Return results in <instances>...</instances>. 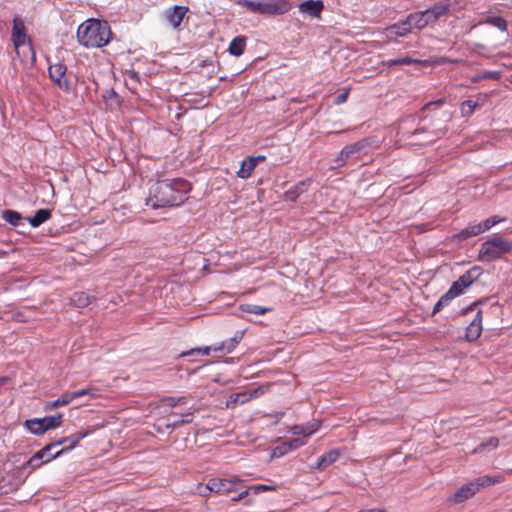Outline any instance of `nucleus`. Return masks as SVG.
I'll return each mask as SVG.
<instances>
[{"instance_id": "40", "label": "nucleus", "mask_w": 512, "mask_h": 512, "mask_svg": "<svg viewBox=\"0 0 512 512\" xmlns=\"http://www.w3.org/2000/svg\"><path fill=\"white\" fill-rule=\"evenodd\" d=\"M275 490H276V486H272V485L258 484V485L250 486V491H252L253 495H258L262 492L275 491Z\"/></svg>"}, {"instance_id": "47", "label": "nucleus", "mask_w": 512, "mask_h": 512, "mask_svg": "<svg viewBox=\"0 0 512 512\" xmlns=\"http://www.w3.org/2000/svg\"><path fill=\"white\" fill-rule=\"evenodd\" d=\"M445 102V99L444 98H441V99H438L436 101H431V102H428L427 104H425V106L423 107V110H428L430 109L431 107L435 106L436 108H439L441 107Z\"/></svg>"}, {"instance_id": "56", "label": "nucleus", "mask_w": 512, "mask_h": 512, "mask_svg": "<svg viewBox=\"0 0 512 512\" xmlns=\"http://www.w3.org/2000/svg\"><path fill=\"white\" fill-rule=\"evenodd\" d=\"M425 130L424 129H417L414 131V134H417V133H422L424 132Z\"/></svg>"}, {"instance_id": "20", "label": "nucleus", "mask_w": 512, "mask_h": 512, "mask_svg": "<svg viewBox=\"0 0 512 512\" xmlns=\"http://www.w3.org/2000/svg\"><path fill=\"white\" fill-rule=\"evenodd\" d=\"M340 456V451L338 449H332L325 454H323L317 461L315 465V469L322 471L326 469L328 466L337 461Z\"/></svg>"}, {"instance_id": "18", "label": "nucleus", "mask_w": 512, "mask_h": 512, "mask_svg": "<svg viewBox=\"0 0 512 512\" xmlns=\"http://www.w3.org/2000/svg\"><path fill=\"white\" fill-rule=\"evenodd\" d=\"M243 336L242 332H237L234 337L223 341L220 344L213 345V351L214 352H220V353H231L235 347L239 344Z\"/></svg>"}, {"instance_id": "43", "label": "nucleus", "mask_w": 512, "mask_h": 512, "mask_svg": "<svg viewBox=\"0 0 512 512\" xmlns=\"http://www.w3.org/2000/svg\"><path fill=\"white\" fill-rule=\"evenodd\" d=\"M165 404L170 407H175L177 405H183L186 404V398L185 397H178V398H167L164 400Z\"/></svg>"}, {"instance_id": "34", "label": "nucleus", "mask_w": 512, "mask_h": 512, "mask_svg": "<svg viewBox=\"0 0 512 512\" xmlns=\"http://www.w3.org/2000/svg\"><path fill=\"white\" fill-rule=\"evenodd\" d=\"M71 402H72L71 393L70 392H65L58 399H56V400H54L52 402H49L46 405V409H53V408H57V407H60V406H65V405H68Z\"/></svg>"}, {"instance_id": "53", "label": "nucleus", "mask_w": 512, "mask_h": 512, "mask_svg": "<svg viewBox=\"0 0 512 512\" xmlns=\"http://www.w3.org/2000/svg\"><path fill=\"white\" fill-rule=\"evenodd\" d=\"M489 219L491 220V223L495 226L496 224L500 223V222H503L505 221V218H502L498 215H494L492 217H489Z\"/></svg>"}, {"instance_id": "23", "label": "nucleus", "mask_w": 512, "mask_h": 512, "mask_svg": "<svg viewBox=\"0 0 512 512\" xmlns=\"http://www.w3.org/2000/svg\"><path fill=\"white\" fill-rule=\"evenodd\" d=\"M245 46L246 38L244 36H237L230 42L228 51L233 56H240L243 54Z\"/></svg>"}, {"instance_id": "9", "label": "nucleus", "mask_w": 512, "mask_h": 512, "mask_svg": "<svg viewBox=\"0 0 512 512\" xmlns=\"http://www.w3.org/2000/svg\"><path fill=\"white\" fill-rule=\"evenodd\" d=\"M56 442H52L42 449L37 451L27 462V465L32 469L39 468L43 463H47L52 459H55L64 453V449H60L51 453L52 449L55 448Z\"/></svg>"}, {"instance_id": "8", "label": "nucleus", "mask_w": 512, "mask_h": 512, "mask_svg": "<svg viewBox=\"0 0 512 512\" xmlns=\"http://www.w3.org/2000/svg\"><path fill=\"white\" fill-rule=\"evenodd\" d=\"M243 480L240 478H233V479H220V478H213L208 481L206 484L204 490L201 491V493L204 496H207L208 493L215 492V493H223L227 494L231 491L236 490L238 487L242 486Z\"/></svg>"}, {"instance_id": "41", "label": "nucleus", "mask_w": 512, "mask_h": 512, "mask_svg": "<svg viewBox=\"0 0 512 512\" xmlns=\"http://www.w3.org/2000/svg\"><path fill=\"white\" fill-rule=\"evenodd\" d=\"M70 393H71L72 401L74 399H77V398H80V397H83L86 395L92 396V397H94L96 395L94 389H80V390H76V391H73Z\"/></svg>"}, {"instance_id": "7", "label": "nucleus", "mask_w": 512, "mask_h": 512, "mask_svg": "<svg viewBox=\"0 0 512 512\" xmlns=\"http://www.w3.org/2000/svg\"><path fill=\"white\" fill-rule=\"evenodd\" d=\"M512 250V241L502 237H492L484 241L479 249L478 260L481 262H493L502 258Z\"/></svg>"}, {"instance_id": "22", "label": "nucleus", "mask_w": 512, "mask_h": 512, "mask_svg": "<svg viewBox=\"0 0 512 512\" xmlns=\"http://www.w3.org/2000/svg\"><path fill=\"white\" fill-rule=\"evenodd\" d=\"M88 434V432H77V433H74L68 437H65V438H62L58 441H55L56 442V445L59 446V445H63V444H68L64 449V452L65 451H70L72 450L74 447H76V445L80 442V440H82L84 437H86Z\"/></svg>"}, {"instance_id": "14", "label": "nucleus", "mask_w": 512, "mask_h": 512, "mask_svg": "<svg viewBox=\"0 0 512 512\" xmlns=\"http://www.w3.org/2000/svg\"><path fill=\"white\" fill-rule=\"evenodd\" d=\"M264 390L262 387L255 388L251 390L250 392H240L236 394H232L229 397V400L227 402V406H236L237 404H244L248 402L249 400L258 397L259 395L263 394Z\"/></svg>"}, {"instance_id": "27", "label": "nucleus", "mask_w": 512, "mask_h": 512, "mask_svg": "<svg viewBox=\"0 0 512 512\" xmlns=\"http://www.w3.org/2000/svg\"><path fill=\"white\" fill-rule=\"evenodd\" d=\"M479 24H489L498 28L501 31L507 30V22L504 18L500 16H488L482 21H480Z\"/></svg>"}, {"instance_id": "50", "label": "nucleus", "mask_w": 512, "mask_h": 512, "mask_svg": "<svg viewBox=\"0 0 512 512\" xmlns=\"http://www.w3.org/2000/svg\"><path fill=\"white\" fill-rule=\"evenodd\" d=\"M479 225L481 227V230H482V233H484L485 231L491 229L494 225L491 223V220L489 218H487L485 221L483 222H479Z\"/></svg>"}, {"instance_id": "6", "label": "nucleus", "mask_w": 512, "mask_h": 512, "mask_svg": "<svg viewBox=\"0 0 512 512\" xmlns=\"http://www.w3.org/2000/svg\"><path fill=\"white\" fill-rule=\"evenodd\" d=\"M502 481V476H480L459 487L457 491L448 498V502L454 504L463 503L472 498L481 487H487Z\"/></svg>"}, {"instance_id": "21", "label": "nucleus", "mask_w": 512, "mask_h": 512, "mask_svg": "<svg viewBox=\"0 0 512 512\" xmlns=\"http://www.w3.org/2000/svg\"><path fill=\"white\" fill-rule=\"evenodd\" d=\"M187 11L188 8L185 6H175L173 10L167 11L166 18L174 28H177L180 26Z\"/></svg>"}, {"instance_id": "19", "label": "nucleus", "mask_w": 512, "mask_h": 512, "mask_svg": "<svg viewBox=\"0 0 512 512\" xmlns=\"http://www.w3.org/2000/svg\"><path fill=\"white\" fill-rule=\"evenodd\" d=\"M482 234L481 227L478 222H470L465 228L460 230L453 237L458 241H465L471 237Z\"/></svg>"}, {"instance_id": "31", "label": "nucleus", "mask_w": 512, "mask_h": 512, "mask_svg": "<svg viewBox=\"0 0 512 512\" xmlns=\"http://www.w3.org/2000/svg\"><path fill=\"white\" fill-rule=\"evenodd\" d=\"M71 303L76 307H86L90 303V297L85 292L74 293L71 297Z\"/></svg>"}, {"instance_id": "39", "label": "nucleus", "mask_w": 512, "mask_h": 512, "mask_svg": "<svg viewBox=\"0 0 512 512\" xmlns=\"http://www.w3.org/2000/svg\"><path fill=\"white\" fill-rule=\"evenodd\" d=\"M416 62H417V60L406 56V57H402V58H398V59H390L385 62V65H387L388 67H391L394 65H410V64L416 63Z\"/></svg>"}, {"instance_id": "5", "label": "nucleus", "mask_w": 512, "mask_h": 512, "mask_svg": "<svg viewBox=\"0 0 512 512\" xmlns=\"http://www.w3.org/2000/svg\"><path fill=\"white\" fill-rule=\"evenodd\" d=\"M12 42L16 51V55L21 62H26L28 58L33 64L36 60L35 51L31 44V40L27 35L26 27L20 17L13 19Z\"/></svg>"}, {"instance_id": "30", "label": "nucleus", "mask_w": 512, "mask_h": 512, "mask_svg": "<svg viewBox=\"0 0 512 512\" xmlns=\"http://www.w3.org/2000/svg\"><path fill=\"white\" fill-rule=\"evenodd\" d=\"M45 431L59 427L62 424V415H51L42 418Z\"/></svg>"}, {"instance_id": "4", "label": "nucleus", "mask_w": 512, "mask_h": 512, "mask_svg": "<svg viewBox=\"0 0 512 512\" xmlns=\"http://www.w3.org/2000/svg\"><path fill=\"white\" fill-rule=\"evenodd\" d=\"M236 4L251 13L266 16H279L292 8L290 0H237Z\"/></svg>"}, {"instance_id": "49", "label": "nucleus", "mask_w": 512, "mask_h": 512, "mask_svg": "<svg viewBox=\"0 0 512 512\" xmlns=\"http://www.w3.org/2000/svg\"><path fill=\"white\" fill-rule=\"evenodd\" d=\"M420 12L423 15V18L425 20H427V25L437 21V19L433 18L432 13H431V11L429 9H426L425 11H420Z\"/></svg>"}, {"instance_id": "32", "label": "nucleus", "mask_w": 512, "mask_h": 512, "mask_svg": "<svg viewBox=\"0 0 512 512\" xmlns=\"http://www.w3.org/2000/svg\"><path fill=\"white\" fill-rule=\"evenodd\" d=\"M499 440L496 437H490L487 441L480 443L474 450L473 453H482L485 450H494L498 447Z\"/></svg>"}, {"instance_id": "48", "label": "nucleus", "mask_w": 512, "mask_h": 512, "mask_svg": "<svg viewBox=\"0 0 512 512\" xmlns=\"http://www.w3.org/2000/svg\"><path fill=\"white\" fill-rule=\"evenodd\" d=\"M420 12L423 15V18L425 20H427V25L437 21V19L433 18L432 13H431V11L429 9H426L425 11H420Z\"/></svg>"}, {"instance_id": "55", "label": "nucleus", "mask_w": 512, "mask_h": 512, "mask_svg": "<svg viewBox=\"0 0 512 512\" xmlns=\"http://www.w3.org/2000/svg\"><path fill=\"white\" fill-rule=\"evenodd\" d=\"M443 133H444V132H443L442 130H438V131H436V132L434 133V135H435L436 137H439V136H441Z\"/></svg>"}, {"instance_id": "16", "label": "nucleus", "mask_w": 512, "mask_h": 512, "mask_svg": "<svg viewBox=\"0 0 512 512\" xmlns=\"http://www.w3.org/2000/svg\"><path fill=\"white\" fill-rule=\"evenodd\" d=\"M320 427L318 420H312L304 425H294L291 427L290 432L294 435H302L303 439L315 433Z\"/></svg>"}, {"instance_id": "13", "label": "nucleus", "mask_w": 512, "mask_h": 512, "mask_svg": "<svg viewBox=\"0 0 512 512\" xmlns=\"http://www.w3.org/2000/svg\"><path fill=\"white\" fill-rule=\"evenodd\" d=\"M482 332V312L478 310L474 319L466 327L465 338L467 341L472 342L477 340Z\"/></svg>"}, {"instance_id": "24", "label": "nucleus", "mask_w": 512, "mask_h": 512, "mask_svg": "<svg viewBox=\"0 0 512 512\" xmlns=\"http://www.w3.org/2000/svg\"><path fill=\"white\" fill-rule=\"evenodd\" d=\"M51 218V211L49 209H39L35 215L28 218V221L32 227H39L41 224Z\"/></svg>"}, {"instance_id": "28", "label": "nucleus", "mask_w": 512, "mask_h": 512, "mask_svg": "<svg viewBox=\"0 0 512 512\" xmlns=\"http://www.w3.org/2000/svg\"><path fill=\"white\" fill-rule=\"evenodd\" d=\"M411 29H423L427 26V20L423 18L421 12L412 13L407 17Z\"/></svg>"}, {"instance_id": "52", "label": "nucleus", "mask_w": 512, "mask_h": 512, "mask_svg": "<svg viewBox=\"0 0 512 512\" xmlns=\"http://www.w3.org/2000/svg\"><path fill=\"white\" fill-rule=\"evenodd\" d=\"M181 425H183L181 422V419H177L173 422H167L164 424V426L166 428H171V429H176V428L180 427Z\"/></svg>"}, {"instance_id": "17", "label": "nucleus", "mask_w": 512, "mask_h": 512, "mask_svg": "<svg viewBox=\"0 0 512 512\" xmlns=\"http://www.w3.org/2000/svg\"><path fill=\"white\" fill-rule=\"evenodd\" d=\"M411 26L408 19L405 21L396 23L386 29V35L388 38H396L406 36L411 32Z\"/></svg>"}, {"instance_id": "42", "label": "nucleus", "mask_w": 512, "mask_h": 512, "mask_svg": "<svg viewBox=\"0 0 512 512\" xmlns=\"http://www.w3.org/2000/svg\"><path fill=\"white\" fill-rule=\"evenodd\" d=\"M286 442L288 443V446H289L291 451L295 450V449H298V448H300L301 446H303L305 444V440L303 438H300V437H296V438L287 440Z\"/></svg>"}, {"instance_id": "45", "label": "nucleus", "mask_w": 512, "mask_h": 512, "mask_svg": "<svg viewBox=\"0 0 512 512\" xmlns=\"http://www.w3.org/2000/svg\"><path fill=\"white\" fill-rule=\"evenodd\" d=\"M249 495H253L252 491H250V486L247 487L245 490L241 491L237 496L232 497V501H234V502L241 501L242 499L246 498Z\"/></svg>"}, {"instance_id": "46", "label": "nucleus", "mask_w": 512, "mask_h": 512, "mask_svg": "<svg viewBox=\"0 0 512 512\" xmlns=\"http://www.w3.org/2000/svg\"><path fill=\"white\" fill-rule=\"evenodd\" d=\"M348 95H349V89H346L343 93L336 96L334 103L336 105L343 104L344 102L347 101Z\"/></svg>"}, {"instance_id": "12", "label": "nucleus", "mask_w": 512, "mask_h": 512, "mask_svg": "<svg viewBox=\"0 0 512 512\" xmlns=\"http://www.w3.org/2000/svg\"><path fill=\"white\" fill-rule=\"evenodd\" d=\"M299 12L311 18L319 19L324 10L322 0H306L298 5Z\"/></svg>"}, {"instance_id": "26", "label": "nucleus", "mask_w": 512, "mask_h": 512, "mask_svg": "<svg viewBox=\"0 0 512 512\" xmlns=\"http://www.w3.org/2000/svg\"><path fill=\"white\" fill-rule=\"evenodd\" d=\"M25 426L31 433L35 435H42L46 432L42 418H33L26 420Z\"/></svg>"}, {"instance_id": "25", "label": "nucleus", "mask_w": 512, "mask_h": 512, "mask_svg": "<svg viewBox=\"0 0 512 512\" xmlns=\"http://www.w3.org/2000/svg\"><path fill=\"white\" fill-rule=\"evenodd\" d=\"M255 167L256 165L254 160L250 159V157H247L242 161L241 166L237 171V176L242 179H247L251 176Z\"/></svg>"}, {"instance_id": "10", "label": "nucleus", "mask_w": 512, "mask_h": 512, "mask_svg": "<svg viewBox=\"0 0 512 512\" xmlns=\"http://www.w3.org/2000/svg\"><path fill=\"white\" fill-rule=\"evenodd\" d=\"M370 142L368 139H362L350 145H346L340 151L339 156L334 160L335 167H340L354 154L367 153L366 149L369 147Z\"/></svg>"}, {"instance_id": "51", "label": "nucleus", "mask_w": 512, "mask_h": 512, "mask_svg": "<svg viewBox=\"0 0 512 512\" xmlns=\"http://www.w3.org/2000/svg\"><path fill=\"white\" fill-rule=\"evenodd\" d=\"M193 413L188 412L182 415L181 422L182 424H189L193 421Z\"/></svg>"}, {"instance_id": "29", "label": "nucleus", "mask_w": 512, "mask_h": 512, "mask_svg": "<svg viewBox=\"0 0 512 512\" xmlns=\"http://www.w3.org/2000/svg\"><path fill=\"white\" fill-rule=\"evenodd\" d=\"M240 310L242 312L251 313L255 315H263L268 311H271V308L259 306L256 304H241Z\"/></svg>"}, {"instance_id": "44", "label": "nucleus", "mask_w": 512, "mask_h": 512, "mask_svg": "<svg viewBox=\"0 0 512 512\" xmlns=\"http://www.w3.org/2000/svg\"><path fill=\"white\" fill-rule=\"evenodd\" d=\"M501 77V73L498 71H485L482 75L475 78V80L479 79H499Z\"/></svg>"}, {"instance_id": "37", "label": "nucleus", "mask_w": 512, "mask_h": 512, "mask_svg": "<svg viewBox=\"0 0 512 512\" xmlns=\"http://www.w3.org/2000/svg\"><path fill=\"white\" fill-rule=\"evenodd\" d=\"M291 450L288 446V443L286 441L282 442L281 444L277 445L273 448L271 456L275 458H279L281 456H284L285 454L289 453Z\"/></svg>"}, {"instance_id": "11", "label": "nucleus", "mask_w": 512, "mask_h": 512, "mask_svg": "<svg viewBox=\"0 0 512 512\" xmlns=\"http://www.w3.org/2000/svg\"><path fill=\"white\" fill-rule=\"evenodd\" d=\"M67 68L62 63H55L49 66L48 72L51 80L64 92L70 91V82L66 77Z\"/></svg>"}, {"instance_id": "54", "label": "nucleus", "mask_w": 512, "mask_h": 512, "mask_svg": "<svg viewBox=\"0 0 512 512\" xmlns=\"http://www.w3.org/2000/svg\"><path fill=\"white\" fill-rule=\"evenodd\" d=\"M250 159H253L255 165L257 166V164L259 162H263L266 159V157L264 155H258V156H250Z\"/></svg>"}, {"instance_id": "35", "label": "nucleus", "mask_w": 512, "mask_h": 512, "mask_svg": "<svg viewBox=\"0 0 512 512\" xmlns=\"http://www.w3.org/2000/svg\"><path fill=\"white\" fill-rule=\"evenodd\" d=\"M432 13L434 19H439L442 16L448 14L449 12V4L445 2H440L435 4L433 7L429 8Z\"/></svg>"}, {"instance_id": "33", "label": "nucleus", "mask_w": 512, "mask_h": 512, "mask_svg": "<svg viewBox=\"0 0 512 512\" xmlns=\"http://www.w3.org/2000/svg\"><path fill=\"white\" fill-rule=\"evenodd\" d=\"M2 218L13 226H18L22 220V216L15 210H4Z\"/></svg>"}, {"instance_id": "2", "label": "nucleus", "mask_w": 512, "mask_h": 512, "mask_svg": "<svg viewBox=\"0 0 512 512\" xmlns=\"http://www.w3.org/2000/svg\"><path fill=\"white\" fill-rule=\"evenodd\" d=\"M111 34L106 21L89 19L78 27L77 39L86 48H99L109 43Z\"/></svg>"}, {"instance_id": "15", "label": "nucleus", "mask_w": 512, "mask_h": 512, "mask_svg": "<svg viewBox=\"0 0 512 512\" xmlns=\"http://www.w3.org/2000/svg\"><path fill=\"white\" fill-rule=\"evenodd\" d=\"M311 183H312L311 178H307L305 180L299 181L298 183H296L293 187H291L289 190H287L284 193V200L295 202L301 194H303L304 192H306L308 190Z\"/></svg>"}, {"instance_id": "3", "label": "nucleus", "mask_w": 512, "mask_h": 512, "mask_svg": "<svg viewBox=\"0 0 512 512\" xmlns=\"http://www.w3.org/2000/svg\"><path fill=\"white\" fill-rule=\"evenodd\" d=\"M481 273L482 269L478 266H474L461 275L452 283L448 291L436 302L432 313L436 314L440 312L444 307L448 306L453 299L463 294L464 291L479 278Z\"/></svg>"}, {"instance_id": "1", "label": "nucleus", "mask_w": 512, "mask_h": 512, "mask_svg": "<svg viewBox=\"0 0 512 512\" xmlns=\"http://www.w3.org/2000/svg\"><path fill=\"white\" fill-rule=\"evenodd\" d=\"M190 190V183L181 178L159 180L150 189L146 205L153 209L179 206Z\"/></svg>"}, {"instance_id": "36", "label": "nucleus", "mask_w": 512, "mask_h": 512, "mask_svg": "<svg viewBox=\"0 0 512 512\" xmlns=\"http://www.w3.org/2000/svg\"><path fill=\"white\" fill-rule=\"evenodd\" d=\"M213 351V346H206L203 348H192L180 354V357L193 356V355H209Z\"/></svg>"}, {"instance_id": "57", "label": "nucleus", "mask_w": 512, "mask_h": 512, "mask_svg": "<svg viewBox=\"0 0 512 512\" xmlns=\"http://www.w3.org/2000/svg\"><path fill=\"white\" fill-rule=\"evenodd\" d=\"M477 306V303H473V305L469 308L470 310L473 309V307Z\"/></svg>"}, {"instance_id": "38", "label": "nucleus", "mask_w": 512, "mask_h": 512, "mask_svg": "<svg viewBox=\"0 0 512 512\" xmlns=\"http://www.w3.org/2000/svg\"><path fill=\"white\" fill-rule=\"evenodd\" d=\"M477 105H478L477 102L472 101V100H466V101L462 102V104H461L462 116H470L474 112Z\"/></svg>"}]
</instances>
